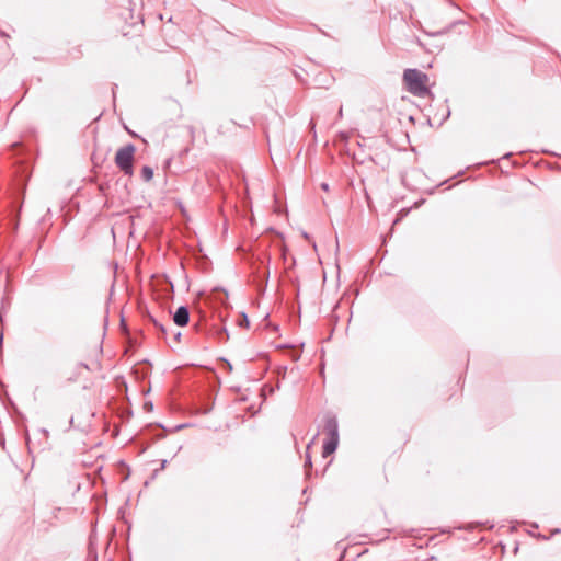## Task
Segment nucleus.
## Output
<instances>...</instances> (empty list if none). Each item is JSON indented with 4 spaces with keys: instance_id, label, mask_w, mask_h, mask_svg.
I'll return each instance as SVG.
<instances>
[{
    "instance_id": "obj_1",
    "label": "nucleus",
    "mask_w": 561,
    "mask_h": 561,
    "mask_svg": "<svg viewBox=\"0 0 561 561\" xmlns=\"http://www.w3.org/2000/svg\"><path fill=\"white\" fill-rule=\"evenodd\" d=\"M403 78L408 90L412 94L417 96H425L428 93V77L425 73L416 69H408L404 71Z\"/></svg>"
},
{
    "instance_id": "obj_2",
    "label": "nucleus",
    "mask_w": 561,
    "mask_h": 561,
    "mask_svg": "<svg viewBox=\"0 0 561 561\" xmlns=\"http://www.w3.org/2000/svg\"><path fill=\"white\" fill-rule=\"evenodd\" d=\"M136 148L133 145H127L119 148L115 156L116 165L125 173L130 175L133 173V162Z\"/></svg>"
},
{
    "instance_id": "obj_3",
    "label": "nucleus",
    "mask_w": 561,
    "mask_h": 561,
    "mask_svg": "<svg viewBox=\"0 0 561 561\" xmlns=\"http://www.w3.org/2000/svg\"><path fill=\"white\" fill-rule=\"evenodd\" d=\"M325 431L328 439L323 444V457H327L335 451L339 444L337 422L334 419L327 421Z\"/></svg>"
},
{
    "instance_id": "obj_4",
    "label": "nucleus",
    "mask_w": 561,
    "mask_h": 561,
    "mask_svg": "<svg viewBox=\"0 0 561 561\" xmlns=\"http://www.w3.org/2000/svg\"><path fill=\"white\" fill-rule=\"evenodd\" d=\"M190 319V313L186 307H179L173 316V321L179 327H184L187 324Z\"/></svg>"
},
{
    "instance_id": "obj_5",
    "label": "nucleus",
    "mask_w": 561,
    "mask_h": 561,
    "mask_svg": "<svg viewBox=\"0 0 561 561\" xmlns=\"http://www.w3.org/2000/svg\"><path fill=\"white\" fill-rule=\"evenodd\" d=\"M141 176L145 181H150L153 178V170L150 167H144L141 170Z\"/></svg>"
},
{
    "instance_id": "obj_6",
    "label": "nucleus",
    "mask_w": 561,
    "mask_h": 561,
    "mask_svg": "<svg viewBox=\"0 0 561 561\" xmlns=\"http://www.w3.org/2000/svg\"><path fill=\"white\" fill-rule=\"evenodd\" d=\"M239 325H241V327H248L249 325L248 317L244 313L241 316V319L239 320Z\"/></svg>"
},
{
    "instance_id": "obj_7",
    "label": "nucleus",
    "mask_w": 561,
    "mask_h": 561,
    "mask_svg": "<svg viewBox=\"0 0 561 561\" xmlns=\"http://www.w3.org/2000/svg\"><path fill=\"white\" fill-rule=\"evenodd\" d=\"M180 336H181V333H180V332H178V333L174 335V339H175V341H176V342H179V341H180Z\"/></svg>"
},
{
    "instance_id": "obj_8",
    "label": "nucleus",
    "mask_w": 561,
    "mask_h": 561,
    "mask_svg": "<svg viewBox=\"0 0 561 561\" xmlns=\"http://www.w3.org/2000/svg\"><path fill=\"white\" fill-rule=\"evenodd\" d=\"M342 115H343V108H342V107H340V110H339V116H340V117H342Z\"/></svg>"
},
{
    "instance_id": "obj_9",
    "label": "nucleus",
    "mask_w": 561,
    "mask_h": 561,
    "mask_svg": "<svg viewBox=\"0 0 561 561\" xmlns=\"http://www.w3.org/2000/svg\"><path fill=\"white\" fill-rule=\"evenodd\" d=\"M322 188L327 191L328 190V184L323 183L322 184Z\"/></svg>"
},
{
    "instance_id": "obj_10",
    "label": "nucleus",
    "mask_w": 561,
    "mask_h": 561,
    "mask_svg": "<svg viewBox=\"0 0 561 561\" xmlns=\"http://www.w3.org/2000/svg\"><path fill=\"white\" fill-rule=\"evenodd\" d=\"M160 329L165 333L167 329L164 327H160Z\"/></svg>"
},
{
    "instance_id": "obj_11",
    "label": "nucleus",
    "mask_w": 561,
    "mask_h": 561,
    "mask_svg": "<svg viewBox=\"0 0 561 561\" xmlns=\"http://www.w3.org/2000/svg\"><path fill=\"white\" fill-rule=\"evenodd\" d=\"M304 237H305L306 239H308V238H309V236H308L306 232H304Z\"/></svg>"
}]
</instances>
